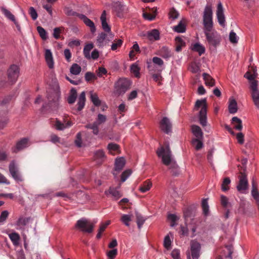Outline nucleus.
Returning a JSON list of instances; mask_svg holds the SVG:
<instances>
[{"label": "nucleus", "instance_id": "58836bf2", "mask_svg": "<svg viewBox=\"0 0 259 259\" xmlns=\"http://www.w3.org/2000/svg\"><path fill=\"white\" fill-rule=\"evenodd\" d=\"M81 67L77 64L74 63L70 68V72L73 75H78L81 72Z\"/></svg>", "mask_w": 259, "mask_h": 259}, {"label": "nucleus", "instance_id": "6e6d98bb", "mask_svg": "<svg viewBox=\"0 0 259 259\" xmlns=\"http://www.w3.org/2000/svg\"><path fill=\"white\" fill-rule=\"evenodd\" d=\"M107 120L106 116L102 114H99L98 115L97 119L96 122L98 123L99 125L104 123Z\"/></svg>", "mask_w": 259, "mask_h": 259}, {"label": "nucleus", "instance_id": "dca6fc26", "mask_svg": "<svg viewBox=\"0 0 259 259\" xmlns=\"http://www.w3.org/2000/svg\"><path fill=\"white\" fill-rule=\"evenodd\" d=\"M28 145V139L27 138H23L17 143L16 146L13 149V151L16 153L27 147Z\"/></svg>", "mask_w": 259, "mask_h": 259}, {"label": "nucleus", "instance_id": "72a5a7b5", "mask_svg": "<svg viewBox=\"0 0 259 259\" xmlns=\"http://www.w3.org/2000/svg\"><path fill=\"white\" fill-rule=\"evenodd\" d=\"M192 49L193 51L198 52L200 56L205 52V48L199 43L195 44L193 46Z\"/></svg>", "mask_w": 259, "mask_h": 259}, {"label": "nucleus", "instance_id": "09e8293b", "mask_svg": "<svg viewBox=\"0 0 259 259\" xmlns=\"http://www.w3.org/2000/svg\"><path fill=\"white\" fill-rule=\"evenodd\" d=\"M2 13L4 14V15L9 19L11 20L12 21H14L15 19V16L13 15L11 12L6 9V8H2Z\"/></svg>", "mask_w": 259, "mask_h": 259}, {"label": "nucleus", "instance_id": "4be33fe9", "mask_svg": "<svg viewBox=\"0 0 259 259\" xmlns=\"http://www.w3.org/2000/svg\"><path fill=\"white\" fill-rule=\"evenodd\" d=\"M72 123L70 121H68L65 124L62 123L58 119H56L55 124H54V126L57 130H63L64 129L69 127L71 126Z\"/></svg>", "mask_w": 259, "mask_h": 259}, {"label": "nucleus", "instance_id": "ddd939ff", "mask_svg": "<svg viewBox=\"0 0 259 259\" xmlns=\"http://www.w3.org/2000/svg\"><path fill=\"white\" fill-rule=\"evenodd\" d=\"M160 128L162 131L167 134H168L171 132V124L167 117H163L160 122Z\"/></svg>", "mask_w": 259, "mask_h": 259}, {"label": "nucleus", "instance_id": "c756f323", "mask_svg": "<svg viewBox=\"0 0 259 259\" xmlns=\"http://www.w3.org/2000/svg\"><path fill=\"white\" fill-rule=\"evenodd\" d=\"M90 98L93 104L96 106H99L101 105V100L99 99L98 95L93 91L90 92Z\"/></svg>", "mask_w": 259, "mask_h": 259}, {"label": "nucleus", "instance_id": "aec40b11", "mask_svg": "<svg viewBox=\"0 0 259 259\" xmlns=\"http://www.w3.org/2000/svg\"><path fill=\"white\" fill-rule=\"evenodd\" d=\"M45 59L50 68L54 67V61L52 53L50 50H46L45 52Z\"/></svg>", "mask_w": 259, "mask_h": 259}, {"label": "nucleus", "instance_id": "f3484780", "mask_svg": "<svg viewBox=\"0 0 259 259\" xmlns=\"http://www.w3.org/2000/svg\"><path fill=\"white\" fill-rule=\"evenodd\" d=\"M147 37L150 41L158 40L160 39L159 32L157 29H152L147 32Z\"/></svg>", "mask_w": 259, "mask_h": 259}, {"label": "nucleus", "instance_id": "393cba45", "mask_svg": "<svg viewBox=\"0 0 259 259\" xmlns=\"http://www.w3.org/2000/svg\"><path fill=\"white\" fill-rule=\"evenodd\" d=\"M107 37V34L104 32H101L100 33L97 39L96 44L99 47H102L105 44L106 38Z\"/></svg>", "mask_w": 259, "mask_h": 259}, {"label": "nucleus", "instance_id": "a18cd8bd", "mask_svg": "<svg viewBox=\"0 0 259 259\" xmlns=\"http://www.w3.org/2000/svg\"><path fill=\"white\" fill-rule=\"evenodd\" d=\"M131 217L130 215L123 214L121 215L120 221L123 223L126 226H130V222L131 221Z\"/></svg>", "mask_w": 259, "mask_h": 259}, {"label": "nucleus", "instance_id": "e2e57ef3", "mask_svg": "<svg viewBox=\"0 0 259 259\" xmlns=\"http://www.w3.org/2000/svg\"><path fill=\"white\" fill-rule=\"evenodd\" d=\"M131 170L130 169H127L124 171L121 174V181L123 182H124L126 179L130 176L131 174Z\"/></svg>", "mask_w": 259, "mask_h": 259}, {"label": "nucleus", "instance_id": "37998d69", "mask_svg": "<svg viewBox=\"0 0 259 259\" xmlns=\"http://www.w3.org/2000/svg\"><path fill=\"white\" fill-rule=\"evenodd\" d=\"M174 30L176 32L183 33L186 30V26L182 21H180L177 26L174 27Z\"/></svg>", "mask_w": 259, "mask_h": 259}, {"label": "nucleus", "instance_id": "3c124183", "mask_svg": "<svg viewBox=\"0 0 259 259\" xmlns=\"http://www.w3.org/2000/svg\"><path fill=\"white\" fill-rule=\"evenodd\" d=\"M131 71L133 73L136 77H140V68L136 64H133L131 66Z\"/></svg>", "mask_w": 259, "mask_h": 259}, {"label": "nucleus", "instance_id": "de8ad7c7", "mask_svg": "<svg viewBox=\"0 0 259 259\" xmlns=\"http://www.w3.org/2000/svg\"><path fill=\"white\" fill-rule=\"evenodd\" d=\"M109 192L115 198V200L118 199L122 196L120 192L113 188H110Z\"/></svg>", "mask_w": 259, "mask_h": 259}, {"label": "nucleus", "instance_id": "2eb2a0df", "mask_svg": "<svg viewBox=\"0 0 259 259\" xmlns=\"http://www.w3.org/2000/svg\"><path fill=\"white\" fill-rule=\"evenodd\" d=\"M125 6L120 2L114 3L113 5V10L117 17L121 18L125 10Z\"/></svg>", "mask_w": 259, "mask_h": 259}, {"label": "nucleus", "instance_id": "7ed1b4c3", "mask_svg": "<svg viewBox=\"0 0 259 259\" xmlns=\"http://www.w3.org/2000/svg\"><path fill=\"white\" fill-rule=\"evenodd\" d=\"M200 107H202L199 111V121L202 126H205L207 123V104L206 100L205 99L201 100H198L196 102L195 109L196 110H198Z\"/></svg>", "mask_w": 259, "mask_h": 259}, {"label": "nucleus", "instance_id": "f704fd0d", "mask_svg": "<svg viewBox=\"0 0 259 259\" xmlns=\"http://www.w3.org/2000/svg\"><path fill=\"white\" fill-rule=\"evenodd\" d=\"M9 236L14 245L17 246L19 244L20 238L18 233L15 232L9 234Z\"/></svg>", "mask_w": 259, "mask_h": 259}, {"label": "nucleus", "instance_id": "4c0bfd02", "mask_svg": "<svg viewBox=\"0 0 259 259\" xmlns=\"http://www.w3.org/2000/svg\"><path fill=\"white\" fill-rule=\"evenodd\" d=\"M203 139H193L192 140V144L196 150H199L203 147L202 142Z\"/></svg>", "mask_w": 259, "mask_h": 259}, {"label": "nucleus", "instance_id": "412c9836", "mask_svg": "<svg viewBox=\"0 0 259 259\" xmlns=\"http://www.w3.org/2000/svg\"><path fill=\"white\" fill-rule=\"evenodd\" d=\"M85 94L84 92H82L80 94V95L78 97V102L77 104L78 111H81L84 108V106L85 105Z\"/></svg>", "mask_w": 259, "mask_h": 259}, {"label": "nucleus", "instance_id": "13d9d810", "mask_svg": "<svg viewBox=\"0 0 259 259\" xmlns=\"http://www.w3.org/2000/svg\"><path fill=\"white\" fill-rule=\"evenodd\" d=\"M171 241L168 235H166L164 239L163 245L166 249L169 250L170 248Z\"/></svg>", "mask_w": 259, "mask_h": 259}, {"label": "nucleus", "instance_id": "5fc2aeb1", "mask_svg": "<svg viewBox=\"0 0 259 259\" xmlns=\"http://www.w3.org/2000/svg\"><path fill=\"white\" fill-rule=\"evenodd\" d=\"M189 70L193 73H196L199 71L200 68L198 64L196 62H192L191 63Z\"/></svg>", "mask_w": 259, "mask_h": 259}, {"label": "nucleus", "instance_id": "4468645a", "mask_svg": "<svg viewBox=\"0 0 259 259\" xmlns=\"http://www.w3.org/2000/svg\"><path fill=\"white\" fill-rule=\"evenodd\" d=\"M76 16H77L80 19L82 20L84 23L87 26L90 28L91 32L94 33L96 31V29L93 21L89 19L86 16H85L83 14H76Z\"/></svg>", "mask_w": 259, "mask_h": 259}, {"label": "nucleus", "instance_id": "0e129e2a", "mask_svg": "<svg viewBox=\"0 0 259 259\" xmlns=\"http://www.w3.org/2000/svg\"><path fill=\"white\" fill-rule=\"evenodd\" d=\"M9 121V119L7 117H1L0 118V129L4 128Z\"/></svg>", "mask_w": 259, "mask_h": 259}, {"label": "nucleus", "instance_id": "bb28decb", "mask_svg": "<svg viewBox=\"0 0 259 259\" xmlns=\"http://www.w3.org/2000/svg\"><path fill=\"white\" fill-rule=\"evenodd\" d=\"M232 123L234 127L237 131H241L242 129V124L241 120L237 117H233L232 118Z\"/></svg>", "mask_w": 259, "mask_h": 259}, {"label": "nucleus", "instance_id": "338daca9", "mask_svg": "<svg viewBox=\"0 0 259 259\" xmlns=\"http://www.w3.org/2000/svg\"><path fill=\"white\" fill-rule=\"evenodd\" d=\"M143 17L148 20L152 21L155 18V14H151L150 13L144 12L143 14Z\"/></svg>", "mask_w": 259, "mask_h": 259}, {"label": "nucleus", "instance_id": "a19ab883", "mask_svg": "<svg viewBox=\"0 0 259 259\" xmlns=\"http://www.w3.org/2000/svg\"><path fill=\"white\" fill-rule=\"evenodd\" d=\"M231 180L229 178L226 177L224 178L222 184V190L225 192L229 189V185L230 184Z\"/></svg>", "mask_w": 259, "mask_h": 259}, {"label": "nucleus", "instance_id": "f03ea898", "mask_svg": "<svg viewBox=\"0 0 259 259\" xmlns=\"http://www.w3.org/2000/svg\"><path fill=\"white\" fill-rule=\"evenodd\" d=\"M212 14L211 7L209 5L206 6L203 15L204 32L211 31L212 30L213 26Z\"/></svg>", "mask_w": 259, "mask_h": 259}, {"label": "nucleus", "instance_id": "f8f14e48", "mask_svg": "<svg viewBox=\"0 0 259 259\" xmlns=\"http://www.w3.org/2000/svg\"><path fill=\"white\" fill-rule=\"evenodd\" d=\"M200 244L196 241H192L191 243V251L192 259H198L200 256Z\"/></svg>", "mask_w": 259, "mask_h": 259}, {"label": "nucleus", "instance_id": "9d476101", "mask_svg": "<svg viewBox=\"0 0 259 259\" xmlns=\"http://www.w3.org/2000/svg\"><path fill=\"white\" fill-rule=\"evenodd\" d=\"M9 169L12 178L16 181L19 182L23 181L22 177L19 171L18 167L15 161H12L10 162Z\"/></svg>", "mask_w": 259, "mask_h": 259}, {"label": "nucleus", "instance_id": "e433bc0d", "mask_svg": "<svg viewBox=\"0 0 259 259\" xmlns=\"http://www.w3.org/2000/svg\"><path fill=\"white\" fill-rule=\"evenodd\" d=\"M100 125L96 121L92 123H90L85 125L86 128H90L93 130L94 135H98L99 133V126Z\"/></svg>", "mask_w": 259, "mask_h": 259}, {"label": "nucleus", "instance_id": "b1692460", "mask_svg": "<svg viewBox=\"0 0 259 259\" xmlns=\"http://www.w3.org/2000/svg\"><path fill=\"white\" fill-rule=\"evenodd\" d=\"M251 194L256 201L259 200V192L257 190V185L253 179L252 180Z\"/></svg>", "mask_w": 259, "mask_h": 259}, {"label": "nucleus", "instance_id": "7c9ffc66", "mask_svg": "<svg viewBox=\"0 0 259 259\" xmlns=\"http://www.w3.org/2000/svg\"><path fill=\"white\" fill-rule=\"evenodd\" d=\"M203 79L205 80V83L206 85L213 87L214 85L215 80L211 77L208 74L206 73H203Z\"/></svg>", "mask_w": 259, "mask_h": 259}, {"label": "nucleus", "instance_id": "20e7f679", "mask_svg": "<svg viewBox=\"0 0 259 259\" xmlns=\"http://www.w3.org/2000/svg\"><path fill=\"white\" fill-rule=\"evenodd\" d=\"M131 82L126 78H120L115 83V92L118 95L124 94L130 88Z\"/></svg>", "mask_w": 259, "mask_h": 259}, {"label": "nucleus", "instance_id": "9b49d317", "mask_svg": "<svg viewBox=\"0 0 259 259\" xmlns=\"http://www.w3.org/2000/svg\"><path fill=\"white\" fill-rule=\"evenodd\" d=\"M217 17L219 23L222 26L225 25V17L224 13V8L221 2L218 4L217 10Z\"/></svg>", "mask_w": 259, "mask_h": 259}, {"label": "nucleus", "instance_id": "cd10ccee", "mask_svg": "<svg viewBox=\"0 0 259 259\" xmlns=\"http://www.w3.org/2000/svg\"><path fill=\"white\" fill-rule=\"evenodd\" d=\"M152 185V182L149 180H147L143 182L142 185L139 188V190L142 193H145L150 189Z\"/></svg>", "mask_w": 259, "mask_h": 259}, {"label": "nucleus", "instance_id": "a211bd4d", "mask_svg": "<svg viewBox=\"0 0 259 259\" xmlns=\"http://www.w3.org/2000/svg\"><path fill=\"white\" fill-rule=\"evenodd\" d=\"M100 19L103 30L106 32H110L111 31V28L106 22V13L105 11L102 12Z\"/></svg>", "mask_w": 259, "mask_h": 259}, {"label": "nucleus", "instance_id": "423d86ee", "mask_svg": "<svg viewBox=\"0 0 259 259\" xmlns=\"http://www.w3.org/2000/svg\"><path fill=\"white\" fill-rule=\"evenodd\" d=\"M245 168H243V170H240L238 176L239 183L237 186V189L238 191L242 193H243L248 188V186L247 175L245 173Z\"/></svg>", "mask_w": 259, "mask_h": 259}, {"label": "nucleus", "instance_id": "052dcab7", "mask_svg": "<svg viewBox=\"0 0 259 259\" xmlns=\"http://www.w3.org/2000/svg\"><path fill=\"white\" fill-rule=\"evenodd\" d=\"M136 219L138 228L140 229L142 227V225L144 224L145 220L143 218V217L140 214H137Z\"/></svg>", "mask_w": 259, "mask_h": 259}, {"label": "nucleus", "instance_id": "774afa93", "mask_svg": "<svg viewBox=\"0 0 259 259\" xmlns=\"http://www.w3.org/2000/svg\"><path fill=\"white\" fill-rule=\"evenodd\" d=\"M29 13L32 19L35 20L37 18V14L36 10L33 7H30L29 10Z\"/></svg>", "mask_w": 259, "mask_h": 259}, {"label": "nucleus", "instance_id": "864d4df0", "mask_svg": "<svg viewBox=\"0 0 259 259\" xmlns=\"http://www.w3.org/2000/svg\"><path fill=\"white\" fill-rule=\"evenodd\" d=\"M85 79L87 81L89 82L97 79V76L91 72H87L85 74Z\"/></svg>", "mask_w": 259, "mask_h": 259}, {"label": "nucleus", "instance_id": "c9c22d12", "mask_svg": "<svg viewBox=\"0 0 259 259\" xmlns=\"http://www.w3.org/2000/svg\"><path fill=\"white\" fill-rule=\"evenodd\" d=\"M94 48V45L93 44H88L86 45L83 49V54L84 57L87 59H90V51Z\"/></svg>", "mask_w": 259, "mask_h": 259}, {"label": "nucleus", "instance_id": "5701e85b", "mask_svg": "<svg viewBox=\"0 0 259 259\" xmlns=\"http://www.w3.org/2000/svg\"><path fill=\"white\" fill-rule=\"evenodd\" d=\"M158 55L163 58L167 59L171 57V53L166 47H162L158 51Z\"/></svg>", "mask_w": 259, "mask_h": 259}, {"label": "nucleus", "instance_id": "2f4dec72", "mask_svg": "<svg viewBox=\"0 0 259 259\" xmlns=\"http://www.w3.org/2000/svg\"><path fill=\"white\" fill-rule=\"evenodd\" d=\"M125 165V160L123 157H120L116 159L115 169L116 170H121Z\"/></svg>", "mask_w": 259, "mask_h": 259}, {"label": "nucleus", "instance_id": "473e14b6", "mask_svg": "<svg viewBox=\"0 0 259 259\" xmlns=\"http://www.w3.org/2000/svg\"><path fill=\"white\" fill-rule=\"evenodd\" d=\"M229 112L231 114H234L237 111V102L234 99L230 100L229 105Z\"/></svg>", "mask_w": 259, "mask_h": 259}, {"label": "nucleus", "instance_id": "c85d7f7f", "mask_svg": "<svg viewBox=\"0 0 259 259\" xmlns=\"http://www.w3.org/2000/svg\"><path fill=\"white\" fill-rule=\"evenodd\" d=\"M105 158V153L102 150H98L95 153L94 159L99 164H101Z\"/></svg>", "mask_w": 259, "mask_h": 259}, {"label": "nucleus", "instance_id": "a878e982", "mask_svg": "<svg viewBox=\"0 0 259 259\" xmlns=\"http://www.w3.org/2000/svg\"><path fill=\"white\" fill-rule=\"evenodd\" d=\"M176 41V51L177 52H180L182 48L185 47L186 43L181 37L178 36L175 38Z\"/></svg>", "mask_w": 259, "mask_h": 259}, {"label": "nucleus", "instance_id": "49530a36", "mask_svg": "<svg viewBox=\"0 0 259 259\" xmlns=\"http://www.w3.org/2000/svg\"><path fill=\"white\" fill-rule=\"evenodd\" d=\"M202 207L203 214L205 215H207L209 213V206L207 202V199H203L202 200Z\"/></svg>", "mask_w": 259, "mask_h": 259}, {"label": "nucleus", "instance_id": "39448f33", "mask_svg": "<svg viewBox=\"0 0 259 259\" xmlns=\"http://www.w3.org/2000/svg\"><path fill=\"white\" fill-rule=\"evenodd\" d=\"M206 40L210 46L217 47L220 44L221 40L220 35L215 30L204 32Z\"/></svg>", "mask_w": 259, "mask_h": 259}, {"label": "nucleus", "instance_id": "680f3d73", "mask_svg": "<svg viewBox=\"0 0 259 259\" xmlns=\"http://www.w3.org/2000/svg\"><path fill=\"white\" fill-rule=\"evenodd\" d=\"M75 144L78 147H81L82 146L81 135L80 133L77 134Z\"/></svg>", "mask_w": 259, "mask_h": 259}, {"label": "nucleus", "instance_id": "c03bdc74", "mask_svg": "<svg viewBox=\"0 0 259 259\" xmlns=\"http://www.w3.org/2000/svg\"><path fill=\"white\" fill-rule=\"evenodd\" d=\"M251 96L255 106L259 109V91L251 94Z\"/></svg>", "mask_w": 259, "mask_h": 259}, {"label": "nucleus", "instance_id": "8fccbe9b", "mask_svg": "<svg viewBox=\"0 0 259 259\" xmlns=\"http://www.w3.org/2000/svg\"><path fill=\"white\" fill-rule=\"evenodd\" d=\"M63 27H56L53 30V36L57 39L60 38V33L64 30Z\"/></svg>", "mask_w": 259, "mask_h": 259}, {"label": "nucleus", "instance_id": "79ce46f5", "mask_svg": "<svg viewBox=\"0 0 259 259\" xmlns=\"http://www.w3.org/2000/svg\"><path fill=\"white\" fill-rule=\"evenodd\" d=\"M37 31L39 33V36L43 40H46L48 38L47 32L41 26H37Z\"/></svg>", "mask_w": 259, "mask_h": 259}, {"label": "nucleus", "instance_id": "ea45409f", "mask_svg": "<svg viewBox=\"0 0 259 259\" xmlns=\"http://www.w3.org/2000/svg\"><path fill=\"white\" fill-rule=\"evenodd\" d=\"M77 97V92L76 90L72 89L70 91V95L68 98V102L69 104H73L75 101Z\"/></svg>", "mask_w": 259, "mask_h": 259}, {"label": "nucleus", "instance_id": "4d7b16f0", "mask_svg": "<svg viewBox=\"0 0 259 259\" xmlns=\"http://www.w3.org/2000/svg\"><path fill=\"white\" fill-rule=\"evenodd\" d=\"M221 203L224 207H227L230 205V203L228 201V198L224 195L221 196Z\"/></svg>", "mask_w": 259, "mask_h": 259}, {"label": "nucleus", "instance_id": "603ef678", "mask_svg": "<svg viewBox=\"0 0 259 259\" xmlns=\"http://www.w3.org/2000/svg\"><path fill=\"white\" fill-rule=\"evenodd\" d=\"M257 83L258 81L257 80H254L250 82V93H254L256 92H259V90L257 89Z\"/></svg>", "mask_w": 259, "mask_h": 259}, {"label": "nucleus", "instance_id": "69168bd1", "mask_svg": "<svg viewBox=\"0 0 259 259\" xmlns=\"http://www.w3.org/2000/svg\"><path fill=\"white\" fill-rule=\"evenodd\" d=\"M169 17L173 19H175L178 18L179 17V14L177 11L174 8H172L169 12Z\"/></svg>", "mask_w": 259, "mask_h": 259}, {"label": "nucleus", "instance_id": "bf43d9fd", "mask_svg": "<svg viewBox=\"0 0 259 259\" xmlns=\"http://www.w3.org/2000/svg\"><path fill=\"white\" fill-rule=\"evenodd\" d=\"M117 254V249H113L112 250H109L107 253V255L108 259H114L116 256Z\"/></svg>", "mask_w": 259, "mask_h": 259}, {"label": "nucleus", "instance_id": "1a4fd4ad", "mask_svg": "<svg viewBox=\"0 0 259 259\" xmlns=\"http://www.w3.org/2000/svg\"><path fill=\"white\" fill-rule=\"evenodd\" d=\"M19 74V68L16 65H11L7 71L8 78L10 82L14 83L17 80Z\"/></svg>", "mask_w": 259, "mask_h": 259}, {"label": "nucleus", "instance_id": "6ab92c4d", "mask_svg": "<svg viewBox=\"0 0 259 259\" xmlns=\"http://www.w3.org/2000/svg\"><path fill=\"white\" fill-rule=\"evenodd\" d=\"M191 131L193 135L196 137L195 139H203V133L199 126L192 125L191 126Z\"/></svg>", "mask_w": 259, "mask_h": 259}, {"label": "nucleus", "instance_id": "6e6552de", "mask_svg": "<svg viewBox=\"0 0 259 259\" xmlns=\"http://www.w3.org/2000/svg\"><path fill=\"white\" fill-rule=\"evenodd\" d=\"M48 100V105H43L42 108L46 109L48 107L52 110H56L58 105V97L55 93L49 94L47 97Z\"/></svg>", "mask_w": 259, "mask_h": 259}, {"label": "nucleus", "instance_id": "f257e3e1", "mask_svg": "<svg viewBox=\"0 0 259 259\" xmlns=\"http://www.w3.org/2000/svg\"><path fill=\"white\" fill-rule=\"evenodd\" d=\"M157 154L158 157L161 158L162 163L168 167V169L172 175L177 176L179 175V166L172 159L171 152L167 143L165 142L164 146L161 147L157 151Z\"/></svg>", "mask_w": 259, "mask_h": 259}, {"label": "nucleus", "instance_id": "0eeeda50", "mask_svg": "<svg viewBox=\"0 0 259 259\" xmlns=\"http://www.w3.org/2000/svg\"><path fill=\"white\" fill-rule=\"evenodd\" d=\"M75 227L81 231L89 233H92L94 228L93 224L85 218H82L78 220Z\"/></svg>", "mask_w": 259, "mask_h": 259}]
</instances>
